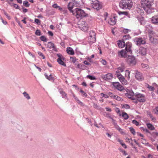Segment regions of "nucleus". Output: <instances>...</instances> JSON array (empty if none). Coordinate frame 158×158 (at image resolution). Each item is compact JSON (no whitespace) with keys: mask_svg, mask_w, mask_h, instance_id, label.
Returning <instances> with one entry per match:
<instances>
[{"mask_svg":"<svg viewBox=\"0 0 158 158\" xmlns=\"http://www.w3.org/2000/svg\"><path fill=\"white\" fill-rule=\"evenodd\" d=\"M135 98L134 102L135 103H137L138 101L140 102H144L145 101V96L143 94L140 93L137 94L135 95Z\"/></svg>","mask_w":158,"mask_h":158,"instance_id":"6","label":"nucleus"},{"mask_svg":"<svg viewBox=\"0 0 158 158\" xmlns=\"http://www.w3.org/2000/svg\"><path fill=\"white\" fill-rule=\"evenodd\" d=\"M87 77L89 78V79L91 80H95L96 78L94 77L91 75H88L87 76Z\"/></svg>","mask_w":158,"mask_h":158,"instance_id":"40","label":"nucleus"},{"mask_svg":"<svg viewBox=\"0 0 158 158\" xmlns=\"http://www.w3.org/2000/svg\"><path fill=\"white\" fill-rule=\"evenodd\" d=\"M76 60L77 59L75 57H70V61L73 63H75L76 62Z\"/></svg>","mask_w":158,"mask_h":158,"instance_id":"35","label":"nucleus"},{"mask_svg":"<svg viewBox=\"0 0 158 158\" xmlns=\"http://www.w3.org/2000/svg\"><path fill=\"white\" fill-rule=\"evenodd\" d=\"M48 34L49 35H50L51 36H52L53 35V33L51 31H48Z\"/></svg>","mask_w":158,"mask_h":158,"instance_id":"59","label":"nucleus"},{"mask_svg":"<svg viewBox=\"0 0 158 158\" xmlns=\"http://www.w3.org/2000/svg\"><path fill=\"white\" fill-rule=\"evenodd\" d=\"M122 107L126 109H129L130 108V106L127 104H124L123 105Z\"/></svg>","mask_w":158,"mask_h":158,"instance_id":"44","label":"nucleus"},{"mask_svg":"<svg viewBox=\"0 0 158 158\" xmlns=\"http://www.w3.org/2000/svg\"><path fill=\"white\" fill-rule=\"evenodd\" d=\"M153 1V0H141L140 3L142 7L148 14L150 13L151 12V8Z\"/></svg>","mask_w":158,"mask_h":158,"instance_id":"2","label":"nucleus"},{"mask_svg":"<svg viewBox=\"0 0 158 158\" xmlns=\"http://www.w3.org/2000/svg\"><path fill=\"white\" fill-rule=\"evenodd\" d=\"M127 61L131 65H135L136 63V59L133 56H128L127 59Z\"/></svg>","mask_w":158,"mask_h":158,"instance_id":"8","label":"nucleus"},{"mask_svg":"<svg viewBox=\"0 0 158 158\" xmlns=\"http://www.w3.org/2000/svg\"><path fill=\"white\" fill-rule=\"evenodd\" d=\"M81 5L79 3L76 1H73L71 2H70L68 5V8L69 10L71 13L74 11L72 9L75 7H80Z\"/></svg>","mask_w":158,"mask_h":158,"instance_id":"5","label":"nucleus"},{"mask_svg":"<svg viewBox=\"0 0 158 158\" xmlns=\"http://www.w3.org/2000/svg\"><path fill=\"white\" fill-rule=\"evenodd\" d=\"M23 5L26 7H28L29 6V4L28 2L27 1H24L23 2Z\"/></svg>","mask_w":158,"mask_h":158,"instance_id":"41","label":"nucleus"},{"mask_svg":"<svg viewBox=\"0 0 158 158\" xmlns=\"http://www.w3.org/2000/svg\"><path fill=\"white\" fill-rule=\"evenodd\" d=\"M135 41L136 44L138 45L144 44L146 43L145 40L143 38H135Z\"/></svg>","mask_w":158,"mask_h":158,"instance_id":"12","label":"nucleus"},{"mask_svg":"<svg viewBox=\"0 0 158 158\" xmlns=\"http://www.w3.org/2000/svg\"><path fill=\"white\" fill-rule=\"evenodd\" d=\"M105 109L107 111L109 112H111V110L110 108L108 107H106Z\"/></svg>","mask_w":158,"mask_h":158,"instance_id":"60","label":"nucleus"},{"mask_svg":"<svg viewBox=\"0 0 158 158\" xmlns=\"http://www.w3.org/2000/svg\"><path fill=\"white\" fill-rule=\"evenodd\" d=\"M113 98L118 101H120L121 99V98L120 97L117 96V95H114L113 96Z\"/></svg>","mask_w":158,"mask_h":158,"instance_id":"47","label":"nucleus"},{"mask_svg":"<svg viewBox=\"0 0 158 158\" xmlns=\"http://www.w3.org/2000/svg\"><path fill=\"white\" fill-rule=\"evenodd\" d=\"M57 56L58 57L57 59V62L60 65L66 66V64L63 61L64 60V57L60 54H57Z\"/></svg>","mask_w":158,"mask_h":158,"instance_id":"9","label":"nucleus"},{"mask_svg":"<svg viewBox=\"0 0 158 158\" xmlns=\"http://www.w3.org/2000/svg\"><path fill=\"white\" fill-rule=\"evenodd\" d=\"M141 142L143 144H145L146 143V140L144 139H142L141 140Z\"/></svg>","mask_w":158,"mask_h":158,"instance_id":"58","label":"nucleus"},{"mask_svg":"<svg viewBox=\"0 0 158 158\" xmlns=\"http://www.w3.org/2000/svg\"><path fill=\"white\" fill-rule=\"evenodd\" d=\"M133 5L131 0H122L119 3L120 7L123 9L130 10Z\"/></svg>","mask_w":158,"mask_h":158,"instance_id":"4","label":"nucleus"},{"mask_svg":"<svg viewBox=\"0 0 158 158\" xmlns=\"http://www.w3.org/2000/svg\"><path fill=\"white\" fill-rule=\"evenodd\" d=\"M118 55L119 57H127L126 51L123 49L121 50L118 52Z\"/></svg>","mask_w":158,"mask_h":158,"instance_id":"14","label":"nucleus"},{"mask_svg":"<svg viewBox=\"0 0 158 158\" xmlns=\"http://www.w3.org/2000/svg\"><path fill=\"white\" fill-rule=\"evenodd\" d=\"M35 34L37 35H41L40 31L39 29L37 30L35 32Z\"/></svg>","mask_w":158,"mask_h":158,"instance_id":"45","label":"nucleus"},{"mask_svg":"<svg viewBox=\"0 0 158 158\" xmlns=\"http://www.w3.org/2000/svg\"><path fill=\"white\" fill-rule=\"evenodd\" d=\"M129 129L133 135H135V129L132 127H130L129 128Z\"/></svg>","mask_w":158,"mask_h":158,"instance_id":"36","label":"nucleus"},{"mask_svg":"<svg viewBox=\"0 0 158 158\" xmlns=\"http://www.w3.org/2000/svg\"><path fill=\"white\" fill-rule=\"evenodd\" d=\"M129 31V30L128 29H125L123 30V32L125 33H127Z\"/></svg>","mask_w":158,"mask_h":158,"instance_id":"62","label":"nucleus"},{"mask_svg":"<svg viewBox=\"0 0 158 158\" xmlns=\"http://www.w3.org/2000/svg\"><path fill=\"white\" fill-rule=\"evenodd\" d=\"M135 78L139 81H142L144 79L143 75L141 73L137 71L135 75Z\"/></svg>","mask_w":158,"mask_h":158,"instance_id":"16","label":"nucleus"},{"mask_svg":"<svg viewBox=\"0 0 158 158\" xmlns=\"http://www.w3.org/2000/svg\"><path fill=\"white\" fill-rule=\"evenodd\" d=\"M130 72L128 70H126L125 71V76L129 79L130 78Z\"/></svg>","mask_w":158,"mask_h":158,"instance_id":"28","label":"nucleus"},{"mask_svg":"<svg viewBox=\"0 0 158 158\" xmlns=\"http://www.w3.org/2000/svg\"><path fill=\"white\" fill-rule=\"evenodd\" d=\"M115 110L116 111V112L118 114L120 112V110L118 108H115Z\"/></svg>","mask_w":158,"mask_h":158,"instance_id":"56","label":"nucleus"},{"mask_svg":"<svg viewBox=\"0 0 158 158\" xmlns=\"http://www.w3.org/2000/svg\"><path fill=\"white\" fill-rule=\"evenodd\" d=\"M151 22L155 25L158 24V15H155L151 18Z\"/></svg>","mask_w":158,"mask_h":158,"instance_id":"17","label":"nucleus"},{"mask_svg":"<svg viewBox=\"0 0 158 158\" xmlns=\"http://www.w3.org/2000/svg\"><path fill=\"white\" fill-rule=\"evenodd\" d=\"M44 75L46 78L49 81L54 80V77L52 74H50L49 76H48L46 73H45Z\"/></svg>","mask_w":158,"mask_h":158,"instance_id":"26","label":"nucleus"},{"mask_svg":"<svg viewBox=\"0 0 158 158\" xmlns=\"http://www.w3.org/2000/svg\"><path fill=\"white\" fill-rule=\"evenodd\" d=\"M117 44L118 47L120 48H123L125 45L124 42L120 40L117 42Z\"/></svg>","mask_w":158,"mask_h":158,"instance_id":"23","label":"nucleus"},{"mask_svg":"<svg viewBox=\"0 0 158 158\" xmlns=\"http://www.w3.org/2000/svg\"><path fill=\"white\" fill-rule=\"evenodd\" d=\"M92 6L93 7L97 10H98L101 9L102 7V5L98 2L94 3L93 4Z\"/></svg>","mask_w":158,"mask_h":158,"instance_id":"15","label":"nucleus"},{"mask_svg":"<svg viewBox=\"0 0 158 158\" xmlns=\"http://www.w3.org/2000/svg\"><path fill=\"white\" fill-rule=\"evenodd\" d=\"M80 92L81 93V95L83 97H86L87 95L86 93L83 90L81 89L80 91Z\"/></svg>","mask_w":158,"mask_h":158,"instance_id":"32","label":"nucleus"},{"mask_svg":"<svg viewBox=\"0 0 158 158\" xmlns=\"http://www.w3.org/2000/svg\"><path fill=\"white\" fill-rule=\"evenodd\" d=\"M35 22L38 25H40L41 24V21L38 19H35Z\"/></svg>","mask_w":158,"mask_h":158,"instance_id":"42","label":"nucleus"},{"mask_svg":"<svg viewBox=\"0 0 158 158\" xmlns=\"http://www.w3.org/2000/svg\"><path fill=\"white\" fill-rule=\"evenodd\" d=\"M119 115L120 116L121 115V114H119ZM122 116L125 120L128 119L129 117V116L127 113L125 112H123L122 113Z\"/></svg>","mask_w":158,"mask_h":158,"instance_id":"25","label":"nucleus"},{"mask_svg":"<svg viewBox=\"0 0 158 158\" xmlns=\"http://www.w3.org/2000/svg\"><path fill=\"white\" fill-rule=\"evenodd\" d=\"M133 124H135V125L138 126L139 125V123L135 120H133L132 121Z\"/></svg>","mask_w":158,"mask_h":158,"instance_id":"46","label":"nucleus"},{"mask_svg":"<svg viewBox=\"0 0 158 158\" xmlns=\"http://www.w3.org/2000/svg\"><path fill=\"white\" fill-rule=\"evenodd\" d=\"M95 35V33L94 31H90L88 39V41L89 44H92L96 41Z\"/></svg>","mask_w":158,"mask_h":158,"instance_id":"7","label":"nucleus"},{"mask_svg":"<svg viewBox=\"0 0 158 158\" xmlns=\"http://www.w3.org/2000/svg\"><path fill=\"white\" fill-rule=\"evenodd\" d=\"M117 17L113 16L110 18L108 21V23L110 25H113L115 24L117 19L116 18Z\"/></svg>","mask_w":158,"mask_h":158,"instance_id":"19","label":"nucleus"},{"mask_svg":"<svg viewBox=\"0 0 158 158\" xmlns=\"http://www.w3.org/2000/svg\"><path fill=\"white\" fill-rule=\"evenodd\" d=\"M112 85L114 87L119 91H122L124 90V89L119 82H114L112 83Z\"/></svg>","mask_w":158,"mask_h":158,"instance_id":"11","label":"nucleus"},{"mask_svg":"<svg viewBox=\"0 0 158 158\" xmlns=\"http://www.w3.org/2000/svg\"><path fill=\"white\" fill-rule=\"evenodd\" d=\"M28 54L31 56L32 57H35V56L34 55L32 54L31 53V52H29L28 53Z\"/></svg>","mask_w":158,"mask_h":158,"instance_id":"63","label":"nucleus"},{"mask_svg":"<svg viewBox=\"0 0 158 158\" xmlns=\"http://www.w3.org/2000/svg\"><path fill=\"white\" fill-rule=\"evenodd\" d=\"M126 50L127 52H131V43L129 42H127L126 45Z\"/></svg>","mask_w":158,"mask_h":158,"instance_id":"22","label":"nucleus"},{"mask_svg":"<svg viewBox=\"0 0 158 158\" xmlns=\"http://www.w3.org/2000/svg\"><path fill=\"white\" fill-rule=\"evenodd\" d=\"M4 14L9 19H10V16L8 15V14L5 11L4 12Z\"/></svg>","mask_w":158,"mask_h":158,"instance_id":"49","label":"nucleus"},{"mask_svg":"<svg viewBox=\"0 0 158 158\" xmlns=\"http://www.w3.org/2000/svg\"><path fill=\"white\" fill-rule=\"evenodd\" d=\"M141 67L144 69H147L149 68V66L147 64L142 63L141 64Z\"/></svg>","mask_w":158,"mask_h":158,"instance_id":"34","label":"nucleus"},{"mask_svg":"<svg viewBox=\"0 0 158 158\" xmlns=\"http://www.w3.org/2000/svg\"><path fill=\"white\" fill-rule=\"evenodd\" d=\"M115 127L122 134L124 133L123 129L120 127L118 125H115Z\"/></svg>","mask_w":158,"mask_h":158,"instance_id":"27","label":"nucleus"},{"mask_svg":"<svg viewBox=\"0 0 158 158\" xmlns=\"http://www.w3.org/2000/svg\"><path fill=\"white\" fill-rule=\"evenodd\" d=\"M81 106H83L84 104L83 103L79 100H77V102Z\"/></svg>","mask_w":158,"mask_h":158,"instance_id":"51","label":"nucleus"},{"mask_svg":"<svg viewBox=\"0 0 158 158\" xmlns=\"http://www.w3.org/2000/svg\"><path fill=\"white\" fill-rule=\"evenodd\" d=\"M101 77L105 80L109 81L111 80L113 78V77L112 74L108 73L106 75H102Z\"/></svg>","mask_w":158,"mask_h":158,"instance_id":"13","label":"nucleus"},{"mask_svg":"<svg viewBox=\"0 0 158 158\" xmlns=\"http://www.w3.org/2000/svg\"><path fill=\"white\" fill-rule=\"evenodd\" d=\"M60 94L62 95V98H65L66 97V94L63 91L61 90L60 91Z\"/></svg>","mask_w":158,"mask_h":158,"instance_id":"33","label":"nucleus"},{"mask_svg":"<svg viewBox=\"0 0 158 158\" xmlns=\"http://www.w3.org/2000/svg\"><path fill=\"white\" fill-rule=\"evenodd\" d=\"M47 47L48 48L50 49L52 48V49L53 50L56 52L57 51V49L56 47L55 46L54 44L51 42H49L48 43Z\"/></svg>","mask_w":158,"mask_h":158,"instance_id":"21","label":"nucleus"},{"mask_svg":"<svg viewBox=\"0 0 158 158\" xmlns=\"http://www.w3.org/2000/svg\"><path fill=\"white\" fill-rule=\"evenodd\" d=\"M108 96H109L110 97H111L113 98V96L114 95H113V94L112 93L109 92L108 93Z\"/></svg>","mask_w":158,"mask_h":158,"instance_id":"55","label":"nucleus"},{"mask_svg":"<svg viewBox=\"0 0 158 158\" xmlns=\"http://www.w3.org/2000/svg\"><path fill=\"white\" fill-rule=\"evenodd\" d=\"M11 6H13L16 9H19V8L18 5L16 4L12 3V4L11 5Z\"/></svg>","mask_w":158,"mask_h":158,"instance_id":"48","label":"nucleus"},{"mask_svg":"<svg viewBox=\"0 0 158 158\" xmlns=\"http://www.w3.org/2000/svg\"><path fill=\"white\" fill-rule=\"evenodd\" d=\"M139 54L142 56H145L147 54V49L146 48L141 47L139 50Z\"/></svg>","mask_w":158,"mask_h":158,"instance_id":"18","label":"nucleus"},{"mask_svg":"<svg viewBox=\"0 0 158 158\" xmlns=\"http://www.w3.org/2000/svg\"><path fill=\"white\" fill-rule=\"evenodd\" d=\"M52 7L55 8H57L58 6L56 4H54L52 5Z\"/></svg>","mask_w":158,"mask_h":158,"instance_id":"54","label":"nucleus"},{"mask_svg":"<svg viewBox=\"0 0 158 158\" xmlns=\"http://www.w3.org/2000/svg\"><path fill=\"white\" fill-rule=\"evenodd\" d=\"M118 14L119 15H128L129 14L128 12L127 11H119Z\"/></svg>","mask_w":158,"mask_h":158,"instance_id":"30","label":"nucleus"},{"mask_svg":"<svg viewBox=\"0 0 158 158\" xmlns=\"http://www.w3.org/2000/svg\"><path fill=\"white\" fill-rule=\"evenodd\" d=\"M72 13L77 19H82L88 16V14L86 13L84 10L78 8H76L74 10Z\"/></svg>","mask_w":158,"mask_h":158,"instance_id":"3","label":"nucleus"},{"mask_svg":"<svg viewBox=\"0 0 158 158\" xmlns=\"http://www.w3.org/2000/svg\"><path fill=\"white\" fill-rule=\"evenodd\" d=\"M123 148H127V146L124 143H123V144H122V145H121Z\"/></svg>","mask_w":158,"mask_h":158,"instance_id":"64","label":"nucleus"},{"mask_svg":"<svg viewBox=\"0 0 158 158\" xmlns=\"http://www.w3.org/2000/svg\"><path fill=\"white\" fill-rule=\"evenodd\" d=\"M101 62L104 65H106V62L105 60H102L101 61Z\"/></svg>","mask_w":158,"mask_h":158,"instance_id":"50","label":"nucleus"},{"mask_svg":"<svg viewBox=\"0 0 158 158\" xmlns=\"http://www.w3.org/2000/svg\"><path fill=\"white\" fill-rule=\"evenodd\" d=\"M26 18L25 17L24 18V19L23 20H22V22H23V23L24 24H26Z\"/></svg>","mask_w":158,"mask_h":158,"instance_id":"61","label":"nucleus"},{"mask_svg":"<svg viewBox=\"0 0 158 158\" xmlns=\"http://www.w3.org/2000/svg\"><path fill=\"white\" fill-rule=\"evenodd\" d=\"M79 27L83 31H85L88 30V26L87 24L85 21H82L79 25Z\"/></svg>","mask_w":158,"mask_h":158,"instance_id":"10","label":"nucleus"},{"mask_svg":"<svg viewBox=\"0 0 158 158\" xmlns=\"http://www.w3.org/2000/svg\"><path fill=\"white\" fill-rule=\"evenodd\" d=\"M66 51L67 53L69 55H73L74 54L73 50L72 48L71 47L67 48Z\"/></svg>","mask_w":158,"mask_h":158,"instance_id":"24","label":"nucleus"},{"mask_svg":"<svg viewBox=\"0 0 158 158\" xmlns=\"http://www.w3.org/2000/svg\"><path fill=\"white\" fill-rule=\"evenodd\" d=\"M117 140L118 142H119V143L121 145H122V144H123V141L122 140H121L120 139H117Z\"/></svg>","mask_w":158,"mask_h":158,"instance_id":"52","label":"nucleus"},{"mask_svg":"<svg viewBox=\"0 0 158 158\" xmlns=\"http://www.w3.org/2000/svg\"><path fill=\"white\" fill-rule=\"evenodd\" d=\"M40 39L42 41L46 42L47 41V38L44 36H42L40 37Z\"/></svg>","mask_w":158,"mask_h":158,"instance_id":"38","label":"nucleus"},{"mask_svg":"<svg viewBox=\"0 0 158 158\" xmlns=\"http://www.w3.org/2000/svg\"><path fill=\"white\" fill-rule=\"evenodd\" d=\"M86 65H90V64L89 63L88 61H87L86 60H85L83 62Z\"/></svg>","mask_w":158,"mask_h":158,"instance_id":"53","label":"nucleus"},{"mask_svg":"<svg viewBox=\"0 0 158 158\" xmlns=\"http://www.w3.org/2000/svg\"><path fill=\"white\" fill-rule=\"evenodd\" d=\"M126 97L129 98H130L132 100H135L134 98V94L132 91H129L128 92L126 93L125 94Z\"/></svg>","mask_w":158,"mask_h":158,"instance_id":"20","label":"nucleus"},{"mask_svg":"<svg viewBox=\"0 0 158 158\" xmlns=\"http://www.w3.org/2000/svg\"><path fill=\"white\" fill-rule=\"evenodd\" d=\"M147 87L150 91H153L154 90V87L152 86H150L149 85L147 84Z\"/></svg>","mask_w":158,"mask_h":158,"instance_id":"39","label":"nucleus"},{"mask_svg":"<svg viewBox=\"0 0 158 158\" xmlns=\"http://www.w3.org/2000/svg\"><path fill=\"white\" fill-rule=\"evenodd\" d=\"M39 56L42 57L43 59H45V56L41 52H37Z\"/></svg>","mask_w":158,"mask_h":158,"instance_id":"37","label":"nucleus"},{"mask_svg":"<svg viewBox=\"0 0 158 158\" xmlns=\"http://www.w3.org/2000/svg\"><path fill=\"white\" fill-rule=\"evenodd\" d=\"M23 94L24 96L28 100L30 99V97L29 96V94L26 92H24L23 93Z\"/></svg>","mask_w":158,"mask_h":158,"instance_id":"29","label":"nucleus"},{"mask_svg":"<svg viewBox=\"0 0 158 158\" xmlns=\"http://www.w3.org/2000/svg\"><path fill=\"white\" fill-rule=\"evenodd\" d=\"M148 127L151 130L154 129V127L150 123H148L147 124Z\"/></svg>","mask_w":158,"mask_h":158,"instance_id":"31","label":"nucleus"},{"mask_svg":"<svg viewBox=\"0 0 158 158\" xmlns=\"http://www.w3.org/2000/svg\"><path fill=\"white\" fill-rule=\"evenodd\" d=\"M139 20L140 21V23L141 24H142L144 23V19L143 17H142L140 18Z\"/></svg>","mask_w":158,"mask_h":158,"instance_id":"43","label":"nucleus"},{"mask_svg":"<svg viewBox=\"0 0 158 158\" xmlns=\"http://www.w3.org/2000/svg\"><path fill=\"white\" fill-rule=\"evenodd\" d=\"M1 19L2 20V23L6 25V24L7 23V22L6 21L4 20L2 18H1Z\"/></svg>","mask_w":158,"mask_h":158,"instance_id":"57","label":"nucleus"},{"mask_svg":"<svg viewBox=\"0 0 158 158\" xmlns=\"http://www.w3.org/2000/svg\"><path fill=\"white\" fill-rule=\"evenodd\" d=\"M125 69L124 66L119 67L116 69V75L123 85H126L127 84V81L124 77L121 74V73L124 71Z\"/></svg>","mask_w":158,"mask_h":158,"instance_id":"1","label":"nucleus"}]
</instances>
